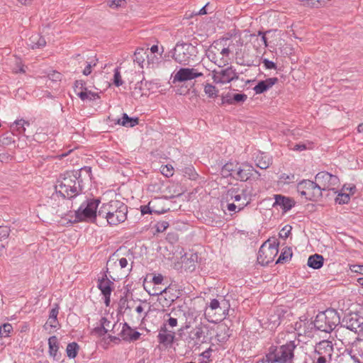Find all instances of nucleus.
I'll list each match as a JSON object with an SVG mask.
<instances>
[{
  "mask_svg": "<svg viewBox=\"0 0 363 363\" xmlns=\"http://www.w3.org/2000/svg\"><path fill=\"white\" fill-rule=\"evenodd\" d=\"M92 180L91 168L84 166L79 169L67 171L60 174L55 185V193L51 200H56L60 196L63 201L65 199H71L82 194L86 184Z\"/></svg>",
  "mask_w": 363,
  "mask_h": 363,
  "instance_id": "nucleus-1",
  "label": "nucleus"
},
{
  "mask_svg": "<svg viewBox=\"0 0 363 363\" xmlns=\"http://www.w3.org/2000/svg\"><path fill=\"white\" fill-rule=\"evenodd\" d=\"M128 206L118 200H111L101 205L98 211L99 218L106 219L109 225H118L127 219Z\"/></svg>",
  "mask_w": 363,
  "mask_h": 363,
  "instance_id": "nucleus-2",
  "label": "nucleus"
},
{
  "mask_svg": "<svg viewBox=\"0 0 363 363\" xmlns=\"http://www.w3.org/2000/svg\"><path fill=\"white\" fill-rule=\"evenodd\" d=\"M296 347L294 341L287 342L281 346L272 345L267 353L268 361L271 363H291Z\"/></svg>",
  "mask_w": 363,
  "mask_h": 363,
  "instance_id": "nucleus-3",
  "label": "nucleus"
},
{
  "mask_svg": "<svg viewBox=\"0 0 363 363\" xmlns=\"http://www.w3.org/2000/svg\"><path fill=\"white\" fill-rule=\"evenodd\" d=\"M340 323V317L337 311L329 308L320 312L313 321L314 327L320 331L330 333Z\"/></svg>",
  "mask_w": 363,
  "mask_h": 363,
  "instance_id": "nucleus-4",
  "label": "nucleus"
},
{
  "mask_svg": "<svg viewBox=\"0 0 363 363\" xmlns=\"http://www.w3.org/2000/svg\"><path fill=\"white\" fill-rule=\"evenodd\" d=\"M99 199H86L75 211V221L95 222L98 216L97 208L100 203Z\"/></svg>",
  "mask_w": 363,
  "mask_h": 363,
  "instance_id": "nucleus-5",
  "label": "nucleus"
},
{
  "mask_svg": "<svg viewBox=\"0 0 363 363\" xmlns=\"http://www.w3.org/2000/svg\"><path fill=\"white\" fill-rule=\"evenodd\" d=\"M279 243L270 240L264 242L258 251L257 262L262 266L272 262L279 252Z\"/></svg>",
  "mask_w": 363,
  "mask_h": 363,
  "instance_id": "nucleus-6",
  "label": "nucleus"
},
{
  "mask_svg": "<svg viewBox=\"0 0 363 363\" xmlns=\"http://www.w3.org/2000/svg\"><path fill=\"white\" fill-rule=\"evenodd\" d=\"M226 40H223L220 41L214 42L211 46V50L209 51L208 57L212 55V60L215 64H216L218 67H223L228 63V56L230 53V50L228 47H225L226 44H223V41H226Z\"/></svg>",
  "mask_w": 363,
  "mask_h": 363,
  "instance_id": "nucleus-7",
  "label": "nucleus"
},
{
  "mask_svg": "<svg viewBox=\"0 0 363 363\" xmlns=\"http://www.w3.org/2000/svg\"><path fill=\"white\" fill-rule=\"evenodd\" d=\"M118 259H115L113 256L110 257L109 259L108 260L106 263V270L103 277L98 279V284L97 287L101 291L102 294H111L113 289V281L116 279L113 278L111 273L112 272L110 271L111 268L112 263L117 266L116 262Z\"/></svg>",
  "mask_w": 363,
  "mask_h": 363,
  "instance_id": "nucleus-8",
  "label": "nucleus"
},
{
  "mask_svg": "<svg viewBox=\"0 0 363 363\" xmlns=\"http://www.w3.org/2000/svg\"><path fill=\"white\" fill-rule=\"evenodd\" d=\"M315 179L318 185L325 191H334L335 186H337L340 183V179L336 175L325 171L318 172Z\"/></svg>",
  "mask_w": 363,
  "mask_h": 363,
  "instance_id": "nucleus-9",
  "label": "nucleus"
},
{
  "mask_svg": "<svg viewBox=\"0 0 363 363\" xmlns=\"http://www.w3.org/2000/svg\"><path fill=\"white\" fill-rule=\"evenodd\" d=\"M260 176V173L256 170L252 164L245 162L241 164H238L234 179L245 182L251 178L254 179H259Z\"/></svg>",
  "mask_w": 363,
  "mask_h": 363,
  "instance_id": "nucleus-10",
  "label": "nucleus"
},
{
  "mask_svg": "<svg viewBox=\"0 0 363 363\" xmlns=\"http://www.w3.org/2000/svg\"><path fill=\"white\" fill-rule=\"evenodd\" d=\"M340 328H345L354 333L359 329L360 331L363 328V316L358 313H350L344 316L342 322H340Z\"/></svg>",
  "mask_w": 363,
  "mask_h": 363,
  "instance_id": "nucleus-11",
  "label": "nucleus"
},
{
  "mask_svg": "<svg viewBox=\"0 0 363 363\" xmlns=\"http://www.w3.org/2000/svg\"><path fill=\"white\" fill-rule=\"evenodd\" d=\"M191 49H193V46L190 43H177L174 48L173 59L179 64L186 65L191 56Z\"/></svg>",
  "mask_w": 363,
  "mask_h": 363,
  "instance_id": "nucleus-12",
  "label": "nucleus"
},
{
  "mask_svg": "<svg viewBox=\"0 0 363 363\" xmlns=\"http://www.w3.org/2000/svg\"><path fill=\"white\" fill-rule=\"evenodd\" d=\"M239 77L238 73L236 72L235 69L233 66L228 67L225 69H223L220 71L213 72V79L215 83L226 84L231 81L238 79Z\"/></svg>",
  "mask_w": 363,
  "mask_h": 363,
  "instance_id": "nucleus-13",
  "label": "nucleus"
},
{
  "mask_svg": "<svg viewBox=\"0 0 363 363\" xmlns=\"http://www.w3.org/2000/svg\"><path fill=\"white\" fill-rule=\"evenodd\" d=\"M203 75V74L199 72L197 69L182 67L175 73L173 77V83L190 81Z\"/></svg>",
  "mask_w": 363,
  "mask_h": 363,
  "instance_id": "nucleus-14",
  "label": "nucleus"
},
{
  "mask_svg": "<svg viewBox=\"0 0 363 363\" xmlns=\"http://www.w3.org/2000/svg\"><path fill=\"white\" fill-rule=\"evenodd\" d=\"M163 202L164 201L161 198H154L148 203L147 205L140 206L142 215H145L147 213H155L160 215L167 212L169 211V208H166L164 207H162L161 209H156V206H157L160 203Z\"/></svg>",
  "mask_w": 363,
  "mask_h": 363,
  "instance_id": "nucleus-15",
  "label": "nucleus"
},
{
  "mask_svg": "<svg viewBox=\"0 0 363 363\" xmlns=\"http://www.w3.org/2000/svg\"><path fill=\"white\" fill-rule=\"evenodd\" d=\"M198 258V254L196 252L190 251L185 253L181 258L182 268L187 272H194L196 269Z\"/></svg>",
  "mask_w": 363,
  "mask_h": 363,
  "instance_id": "nucleus-16",
  "label": "nucleus"
},
{
  "mask_svg": "<svg viewBox=\"0 0 363 363\" xmlns=\"http://www.w3.org/2000/svg\"><path fill=\"white\" fill-rule=\"evenodd\" d=\"M333 345L331 341L323 340L316 344L315 353L316 355H321L332 359L333 354Z\"/></svg>",
  "mask_w": 363,
  "mask_h": 363,
  "instance_id": "nucleus-17",
  "label": "nucleus"
},
{
  "mask_svg": "<svg viewBox=\"0 0 363 363\" xmlns=\"http://www.w3.org/2000/svg\"><path fill=\"white\" fill-rule=\"evenodd\" d=\"M205 338L204 331L201 326L196 327L192 330L188 336L189 344H191L192 347H199L203 343Z\"/></svg>",
  "mask_w": 363,
  "mask_h": 363,
  "instance_id": "nucleus-18",
  "label": "nucleus"
},
{
  "mask_svg": "<svg viewBox=\"0 0 363 363\" xmlns=\"http://www.w3.org/2000/svg\"><path fill=\"white\" fill-rule=\"evenodd\" d=\"M119 335L125 341L134 342L140 338L141 334L138 331L133 330L127 323H124Z\"/></svg>",
  "mask_w": 363,
  "mask_h": 363,
  "instance_id": "nucleus-19",
  "label": "nucleus"
},
{
  "mask_svg": "<svg viewBox=\"0 0 363 363\" xmlns=\"http://www.w3.org/2000/svg\"><path fill=\"white\" fill-rule=\"evenodd\" d=\"M274 199L273 206H279L284 212L289 211L295 205V201L292 199L281 194L274 195Z\"/></svg>",
  "mask_w": 363,
  "mask_h": 363,
  "instance_id": "nucleus-20",
  "label": "nucleus"
},
{
  "mask_svg": "<svg viewBox=\"0 0 363 363\" xmlns=\"http://www.w3.org/2000/svg\"><path fill=\"white\" fill-rule=\"evenodd\" d=\"M278 81L279 79L277 77H271L265 80H261L253 88V90L257 94H262L272 88Z\"/></svg>",
  "mask_w": 363,
  "mask_h": 363,
  "instance_id": "nucleus-21",
  "label": "nucleus"
},
{
  "mask_svg": "<svg viewBox=\"0 0 363 363\" xmlns=\"http://www.w3.org/2000/svg\"><path fill=\"white\" fill-rule=\"evenodd\" d=\"M255 165L262 169H267L272 163V158L264 152H258L255 157Z\"/></svg>",
  "mask_w": 363,
  "mask_h": 363,
  "instance_id": "nucleus-22",
  "label": "nucleus"
},
{
  "mask_svg": "<svg viewBox=\"0 0 363 363\" xmlns=\"http://www.w3.org/2000/svg\"><path fill=\"white\" fill-rule=\"evenodd\" d=\"M246 190L240 189L238 184L234 185L233 187L229 189L227 191V197H230L231 199H234L235 201H240L244 196V199L247 200V196L245 194Z\"/></svg>",
  "mask_w": 363,
  "mask_h": 363,
  "instance_id": "nucleus-23",
  "label": "nucleus"
},
{
  "mask_svg": "<svg viewBox=\"0 0 363 363\" xmlns=\"http://www.w3.org/2000/svg\"><path fill=\"white\" fill-rule=\"evenodd\" d=\"M169 287H165L163 290L160 291V292H155L152 295H160L161 298H160V302L162 303V306H169L173 303L175 300L176 296L174 295H169Z\"/></svg>",
  "mask_w": 363,
  "mask_h": 363,
  "instance_id": "nucleus-24",
  "label": "nucleus"
},
{
  "mask_svg": "<svg viewBox=\"0 0 363 363\" xmlns=\"http://www.w3.org/2000/svg\"><path fill=\"white\" fill-rule=\"evenodd\" d=\"M315 182L303 179L297 184V191L308 200V193L311 192Z\"/></svg>",
  "mask_w": 363,
  "mask_h": 363,
  "instance_id": "nucleus-25",
  "label": "nucleus"
},
{
  "mask_svg": "<svg viewBox=\"0 0 363 363\" xmlns=\"http://www.w3.org/2000/svg\"><path fill=\"white\" fill-rule=\"evenodd\" d=\"M146 58L149 62L150 57L143 48H138L135 50L133 56L134 62L137 63L140 67H143V63L145 62Z\"/></svg>",
  "mask_w": 363,
  "mask_h": 363,
  "instance_id": "nucleus-26",
  "label": "nucleus"
},
{
  "mask_svg": "<svg viewBox=\"0 0 363 363\" xmlns=\"http://www.w3.org/2000/svg\"><path fill=\"white\" fill-rule=\"evenodd\" d=\"M28 45L32 49H39L45 46L46 41L45 38L38 34H34L28 39Z\"/></svg>",
  "mask_w": 363,
  "mask_h": 363,
  "instance_id": "nucleus-27",
  "label": "nucleus"
},
{
  "mask_svg": "<svg viewBox=\"0 0 363 363\" xmlns=\"http://www.w3.org/2000/svg\"><path fill=\"white\" fill-rule=\"evenodd\" d=\"M323 257L320 255L315 254L308 257L307 264L312 269H318L323 267Z\"/></svg>",
  "mask_w": 363,
  "mask_h": 363,
  "instance_id": "nucleus-28",
  "label": "nucleus"
},
{
  "mask_svg": "<svg viewBox=\"0 0 363 363\" xmlns=\"http://www.w3.org/2000/svg\"><path fill=\"white\" fill-rule=\"evenodd\" d=\"M117 123L125 127L133 128L139 123V119L137 117H129L127 113H123L122 118L117 121Z\"/></svg>",
  "mask_w": 363,
  "mask_h": 363,
  "instance_id": "nucleus-29",
  "label": "nucleus"
},
{
  "mask_svg": "<svg viewBox=\"0 0 363 363\" xmlns=\"http://www.w3.org/2000/svg\"><path fill=\"white\" fill-rule=\"evenodd\" d=\"M238 167V163H226L223 166L221 169V175L225 178H227L228 177H232L233 178H234L235 173L237 172Z\"/></svg>",
  "mask_w": 363,
  "mask_h": 363,
  "instance_id": "nucleus-30",
  "label": "nucleus"
},
{
  "mask_svg": "<svg viewBox=\"0 0 363 363\" xmlns=\"http://www.w3.org/2000/svg\"><path fill=\"white\" fill-rule=\"evenodd\" d=\"M324 190L322 189L321 186L318 185V182L315 181L314 182L313 186L312 187L311 192L308 193V200L309 201H317L320 197H322V192Z\"/></svg>",
  "mask_w": 363,
  "mask_h": 363,
  "instance_id": "nucleus-31",
  "label": "nucleus"
},
{
  "mask_svg": "<svg viewBox=\"0 0 363 363\" xmlns=\"http://www.w3.org/2000/svg\"><path fill=\"white\" fill-rule=\"evenodd\" d=\"M76 94L80 98L82 101H94L96 99L99 98V95L98 93L93 92L91 91H88L86 89L84 91H81L79 92H77Z\"/></svg>",
  "mask_w": 363,
  "mask_h": 363,
  "instance_id": "nucleus-32",
  "label": "nucleus"
},
{
  "mask_svg": "<svg viewBox=\"0 0 363 363\" xmlns=\"http://www.w3.org/2000/svg\"><path fill=\"white\" fill-rule=\"evenodd\" d=\"M48 345L50 355L55 357L59 350V343L56 336L53 335L49 337Z\"/></svg>",
  "mask_w": 363,
  "mask_h": 363,
  "instance_id": "nucleus-33",
  "label": "nucleus"
},
{
  "mask_svg": "<svg viewBox=\"0 0 363 363\" xmlns=\"http://www.w3.org/2000/svg\"><path fill=\"white\" fill-rule=\"evenodd\" d=\"M157 338L161 344H172L174 339V333L172 331H169L167 334L159 333Z\"/></svg>",
  "mask_w": 363,
  "mask_h": 363,
  "instance_id": "nucleus-34",
  "label": "nucleus"
},
{
  "mask_svg": "<svg viewBox=\"0 0 363 363\" xmlns=\"http://www.w3.org/2000/svg\"><path fill=\"white\" fill-rule=\"evenodd\" d=\"M30 123L23 119L16 121L11 125V128L13 130L16 129L20 134H25L26 127L25 125L28 126Z\"/></svg>",
  "mask_w": 363,
  "mask_h": 363,
  "instance_id": "nucleus-35",
  "label": "nucleus"
},
{
  "mask_svg": "<svg viewBox=\"0 0 363 363\" xmlns=\"http://www.w3.org/2000/svg\"><path fill=\"white\" fill-rule=\"evenodd\" d=\"M79 347L75 342L69 343L66 348L67 355L69 358H75L78 354Z\"/></svg>",
  "mask_w": 363,
  "mask_h": 363,
  "instance_id": "nucleus-36",
  "label": "nucleus"
},
{
  "mask_svg": "<svg viewBox=\"0 0 363 363\" xmlns=\"http://www.w3.org/2000/svg\"><path fill=\"white\" fill-rule=\"evenodd\" d=\"M292 256V250L291 247H285L281 252L276 264L284 263L289 261Z\"/></svg>",
  "mask_w": 363,
  "mask_h": 363,
  "instance_id": "nucleus-37",
  "label": "nucleus"
},
{
  "mask_svg": "<svg viewBox=\"0 0 363 363\" xmlns=\"http://www.w3.org/2000/svg\"><path fill=\"white\" fill-rule=\"evenodd\" d=\"M204 92L208 97L214 99L218 96V90L214 85L207 84L204 86Z\"/></svg>",
  "mask_w": 363,
  "mask_h": 363,
  "instance_id": "nucleus-38",
  "label": "nucleus"
},
{
  "mask_svg": "<svg viewBox=\"0 0 363 363\" xmlns=\"http://www.w3.org/2000/svg\"><path fill=\"white\" fill-rule=\"evenodd\" d=\"M221 305L222 306H220V302L216 298H213L211 301L208 305V308L211 311H214L216 309L221 310L222 308H223V314H225V311H226L227 308V304L226 303H225L224 300L223 301Z\"/></svg>",
  "mask_w": 363,
  "mask_h": 363,
  "instance_id": "nucleus-39",
  "label": "nucleus"
},
{
  "mask_svg": "<svg viewBox=\"0 0 363 363\" xmlns=\"http://www.w3.org/2000/svg\"><path fill=\"white\" fill-rule=\"evenodd\" d=\"M313 143L307 141L306 143H299L296 144L293 147H290L291 150L294 151L301 152L307 149H312Z\"/></svg>",
  "mask_w": 363,
  "mask_h": 363,
  "instance_id": "nucleus-40",
  "label": "nucleus"
},
{
  "mask_svg": "<svg viewBox=\"0 0 363 363\" xmlns=\"http://www.w3.org/2000/svg\"><path fill=\"white\" fill-rule=\"evenodd\" d=\"M12 330L13 327L10 323L3 324L1 326H0V337H8Z\"/></svg>",
  "mask_w": 363,
  "mask_h": 363,
  "instance_id": "nucleus-41",
  "label": "nucleus"
},
{
  "mask_svg": "<svg viewBox=\"0 0 363 363\" xmlns=\"http://www.w3.org/2000/svg\"><path fill=\"white\" fill-rule=\"evenodd\" d=\"M349 354L354 362L363 363V354H360L357 350L352 349Z\"/></svg>",
  "mask_w": 363,
  "mask_h": 363,
  "instance_id": "nucleus-42",
  "label": "nucleus"
},
{
  "mask_svg": "<svg viewBox=\"0 0 363 363\" xmlns=\"http://www.w3.org/2000/svg\"><path fill=\"white\" fill-rule=\"evenodd\" d=\"M350 197L348 194L340 193L335 199V202L339 204H346L350 201Z\"/></svg>",
  "mask_w": 363,
  "mask_h": 363,
  "instance_id": "nucleus-43",
  "label": "nucleus"
},
{
  "mask_svg": "<svg viewBox=\"0 0 363 363\" xmlns=\"http://www.w3.org/2000/svg\"><path fill=\"white\" fill-rule=\"evenodd\" d=\"M247 96L245 94H233V105L242 104L247 100Z\"/></svg>",
  "mask_w": 363,
  "mask_h": 363,
  "instance_id": "nucleus-44",
  "label": "nucleus"
},
{
  "mask_svg": "<svg viewBox=\"0 0 363 363\" xmlns=\"http://www.w3.org/2000/svg\"><path fill=\"white\" fill-rule=\"evenodd\" d=\"M174 168L171 164L162 165L160 167V172L167 177L173 175Z\"/></svg>",
  "mask_w": 363,
  "mask_h": 363,
  "instance_id": "nucleus-45",
  "label": "nucleus"
},
{
  "mask_svg": "<svg viewBox=\"0 0 363 363\" xmlns=\"http://www.w3.org/2000/svg\"><path fill=\"white\" fill-rule=\"evenodd\" d=\"M113 84L118 87L123 84L118 67L114 69Z\"/></svg>",
  "mask_w": 363,
  "mask_h": 363,
  "instance_id": "nucleus-46",
  "label": "nucleus"
},
{
  "mask_svg": "<svg viewBox=\"0 0 363 363\" xmlns=\"http://www.w3.org/2000/svg\"><path fill=\"white\" fill-rule=\"evenodd\" d=\"M169 225V222L166 220H160L157 222L155 228L157 232L162 233L167 229Z\"/></svg>",
  "mask_w": 363,
  "mask_h": 363,
  "instance_id": "nucleus-47",
  "label": "nucleus"
},
{
  "mask_svg": "<svg viewBox=\"0 0 363 363\" xmlns=\"http://www.w3.org/2000/svg\"><path fill=\"white\" fill-rule=\"evenodd\" d=\"M126 4L125 0H110L108 1V5L111 8H118L125 6Z\"/></svg>",
  "mask_w": 363,
  "mask_h": 363,
  "instance_id": "nucleus-48",
  "label": "nucleus"
},
{
  "mask_svg": "<svg viewBox=\"0 0 363 363\" xmlns=\"http://www.w3.org/2000/svg\"><path fill=\"white\" fill-rule=\"evenodd\" d=\"M233 94H231L230 92L227 93L225 95H223L221 96V104H228L233 105Z\"/></svg>",
  "mask_w": 363,
  "mask_h": 363,
  "instance_id": "nucleus-49",
  "label": "nucleus"
},
{
  "mask_svg": "<svg viewBox=\"0 0 363 363\" xmlns=\"http://www.w3.org/2000/svg\"><path fill=\"white\" fill-rule=\"evenodd\" d=\"M291 226L287 225H285L281 230V232L279 233V236L281 238H287L291 233Z\"/></svg>",
  "mask_w": 363,
  "mask_h": 363,
  "instance_id": "nucleus-50",
  "label": "nucleus"
},
{
  "mask_svg": "<svg viewBox=\"0 0 363 363\" xmlns=\"http://www.w3.org/2000/svg\"><path fill=\"white\" fill-rule=\"evenodd\" d=\"M92 333L96 334L99 337H101V336L104 335L105 334H106L107 332L105 329V327L100 325V326H98V327H96L95 328H94V330H92Z\"/></svg>",
  "mask_w": 363,
  "mask_h": 363,
  "instance_id": "nucleus-51",
  "label": "nucleus"
},
{
  "mask_svg": "<svg viewBox=\"0 0 363 363\" xmlns=\"http://www.w3.org/2000/svg\"><path fill=\"white\" fill-rule=\"evenodd\" d=\"M59 305L57 303H55L54 305V307L50 310V314H49V318H57V315L59 313Z\"/></svg>",
  "mask_w": 363,
  "mask_h": 363,
  "instance_id": "nucleus-52",
  "label": "nucleus"
},
{
  "mask_svg": "<svg viewBox=\"0 0 363 363\" xmlns=\"http://www.w3.org/2000/svg\"><path fill=\"white\" fill-rule=\"evenodd\" d=\"M48 77L53 82H58L61 80L62 74L58 72L52 71V73L48 74Z\"/></svg>",
  "mask_w": 363,
  "mask_h": 363,
  "instance_id": "nucleus-53",
  "label": "nucleus"
},
{
  "mask_svg": "<svg viewBox=\"0 0 363 363\" xmlns=\"http://www.w3.org/2000/svg\"><path fill=\"white\" fill-rule=\"evenodd\" d=\"M262 63L264 64V67L267 69H277V65L268 59H264Z\"/></svg>",
  "mask_w": 363,
  "mask_h": 363,
  "instance_id": "nucleus-54",
  "label": "nucleus"
},
{
  "mask_svg": "<svg viewBox=\"0 0 363 363\" xmlns=\"http://www.w3.org/2000/svg\"><path fill=\"white\" fill-rule=\"evenodd\" d=\"M184 172L186 174H189V178L191 179H195L196 178L197 174L194 172V169L192 167H186Z\"/></svg>",
  "mask_w": 363,
  "mask_h": 363,
  "instance_id": "nucleus-55",
  "label": "nucleus"
},
{
  "mask_svg": "<svg viewBox=\"0 0 363 363\" xmlns=\"http://www.w3.org/2000/svg\"><path fill=\"white\" fill-rule=\"evenodd\" d=\"M247 202H246L245 203H242V206H240V205L239 206H236L235 204H234L233 203H228L227 205V209L229 211H235L236 208H238V211H241L242 209H243L244 206H245L247 205Z\"/></svg>",
  "mask_w": 363,
  "mask_h": 363,
  "instance_id": "nucleus-56",
  "label": "nucleus"
},
{
  "mask_svg": "<svg viewBox=\"0 0 363 363\" xmlns=\"http://www.w3.org/2000/svg\"><path fill=\"white\" fill-rule=\"evenodd\" d=\"M86 85V83L83 80H76L75 82H74V89H75V92L77 93V89H80L82 91H84V90H86V87L85 86Z\"/></svg>",
  "mask_w": 363,
  "mask_h": 363,
  "instance_id": "nucleus-57",
  "label": "nucleus"
},
{
  "mask_svg": "<svg viewBox=\"0 0 363 363\" xmlns=\"http://www.w3.org/2000/svg\"><path fill=\"white\" fill-rule=\"evenodd\" d=\"M314 359L316 363H329L331 359H328V357L321 355H317L314 357Z\"/></svg>",
  "mask_w": 363,
  "mask_h": 363,
  "instance_id": "nucleus-58",
  "label": "nucleus"
},
{
  "mask_svg": "<svg viewBox=\"0 0 363 363\" xmlns=\"http://www.w3.org/2000/svg\"><path fill=\"white\" fill-rule=\"evenodd\" d=\"M96 62H94L93 65L92 62H86V66L82 72L83 74L86 76L89 75L91 73V67L93 66H96Z\"/></svg>",
  "mask_w": 363,
  "mask_h": 363,
  "instance_id": "nucleus-59",
  "label": "nucleus"
},
{
  "mask_svg": "<svg viewBox=\"0 0 363 363\" xmlns=\"http://www.w3.org/2000/svg\"><path fill=\"white\" fill-rule=\"evenodd\" d=\"M163 279V276L160 274H158L157 275H154L152 277V281L154 283V284L158 285L162 283Z\"/></svg>",
  "mask_w": 363,
  "mask_h": 363,
  "instance_id": "nucleus-60",
  "label": "nucleus"
},
{
  "mask_svg": "<svg viewBox=\"0 0 363 363\" xmlns=\"http://www.w3.org/2000/svg\"><path fill=\"white\" fill-rule=\"evenodd\" d=\"M101 325L105 327L106 332L109 331L111 322L105 317H102L100 320Z\"/></svg>",
  "mask_w": 363,
  "mask_h": 363,
  "instance_id": "nucleus-61",
  "label": "nucleus"
},
{
  "mask_svg": "<svg viewBox=\"0 0 363 363\" xmlns=\"http://www.w3.org/2000/svg\"><path fill=\"white\" fill-rule=\"evenodd\" d=\"M118 264L121 267V269H125L128 265V259L125 257H122L119 259Z\"/></svg>",
  "mask_w": 363,
  "mask_h": 363,
  "instance_id": "nucleus-62",
  "label": "nucleus"
},
{
  "mask_svg": "<svg viewBox=\"0 0 363 363\" xmlns=\"http://www.w3.org/2000/svg\"><path fill=\"white\" fill-rule=\"evenodd\" d=\"M46 325H49L51 328H56L59 325L57 318H48Z\"/></svg>",
  "mask_w": 363,
  "mask_h": 363,
  "instance_id": "nucleus-63",
  "label": "nucleus"
},
{
  "mask_svg": "<svg viewBox=\"0 0 363 363\" xmlns=\"http://www.w3.org/2000/svg\"><path fill=\"white\" fill-rule=\"evenodd\" d=\"M9 233H10V229L5 227V228H3L1 230H0V238H7L9 235Z\"/></svg>",
  "mask_w": 363,
  "mask_h": 363,
  "instance_id": "nucleus-64",
  "label": "nucleus"
}]
</instances>
